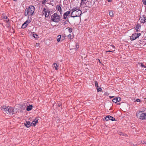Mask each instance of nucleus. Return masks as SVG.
Masks as SVG:
<instances>
[{
  "label": "nucleus",
  "mask_w": 146,
  "mask_h": 146,
  "mask_svg": "<svg viewBox=\"0 0 146 146\" xmlns=\"http://www.w3.org/2000/svg\"><path fill=\"white\" fill-rule=\"evenodd\" d=\"M57 41L59 42L61 40V36L60 35H58L57 37Z\"/></svg>",
  "instance_id": "aec40b11"
},
{
  "label": "nucleus",
  "mask_w": 146,
  "mask_h": 146,
  "mask_svg": "<svg viewBox=\"0 0 146 146\" xmlns=\"http://www.w3.org/2000/svg\"><path fill=\"white\" fill-rule=\"evenodd\" d=\"M108 2H111L112 1V0H108Z\"/></svg>",
  "instance_id": "ea45409f"
},
{
  "label": "nucleus",
  "mask_w": 146,
  "mask_h": 146,
  "mask_svg": "<svg viewBox=\"0 0 146 146\" xmlns=\"http://www.w3.org/2000/svg\"><path fill=\"white\" fill-rule=\"evenodd\" d=\"M76 50L77 49H78L79 48V46L78 45V43H76Z\"/></svg>",
  "instance_id": "c756f323"
},
{
  "label": "nucleus",
  "mask_w": 146,
  "mask_h": 146,
  "mask_svg": "<svg viewBox=\"0 0 146 146\" xmlns=\"http://www.w3.org/2000/svg\"><path fill=\"white\" fill-rule=\"evenodd\" d=\"M105 119L107 121L110 120H111L112 121H115V119L113 117L109 115L106 116L105 118Z\"/></svg>",
  "instance_id": "0eeeda50"
},
{
  "label": "nucleus",
  "mask_w": 146,
  "mask_h": 146,
  "mask_svg": "<svg viewBox=\"0 0 146 146\" xmlns=\"http://www.w3.org/2000/svg\"><path fill=\"white\" fill-rule=\"evenodd\" d=\"M142 1L143 3V4L144 5H146V1L145 0H142Z\"/></svg>",
  "instance_id": "7c9ffc66"
},
{
  "label": "nucleus",
  "mask_w": 146,
  "mask_h": 146,
  "mask_svg": "<svg viewBox=\"0 0 146 146\" xmlns=\"http://www.w3.org/2000/svg\"><path fill=\"white\" fill-rule=\"evenodd\" d=\"M121 100V99L120 98L118 97H117L114 98L112 100V101L113 102L116 103L117 102L120 101Z\"/></svg>",
  "instance_id": "f8f14e48"
},
{
  "label": "nucleus",
  "mask_w": 146,
  "mask_h": 146,
  "mask_svg": "<svg viewBox=\"0 0 146 146\" xmlns=\"http://www.w3.org/2000/svg\"><path fill=\"white\" fill-rule=\"evenodd\" d=\"M35 11V7L33 5H31L25 9V10L24 15L25 16L28 17L32 16L33 15Z\"/></svg>",
  "instance_id": "f257e3e1"
},
{
  "label": "nucleus",
  "mask_w": 146,
  "mask_h": 146,
  "mask_svg": "<svg viewBox=\"0 0 146 146\" xmlns=\"http://www.w3.org/2000/svg\"><path fill=\"white\" fill-rule=\"evenodd\" d=\"M39 45V43H36V46H38Z\"/></svg>",
  "instance_id": "4c0bfd02"
},
{
  "label": "nucleus",
  "mask_w": 146,
  "mask_h": 146,
  "mask_svg": "<svg viewBox=\"0 0 146 146\" xmlns=\"http://www.w3.org/2000/svg\"><path fill=\"white\" fill-rule=\"evenodd\" d=\"M145 143L146 144V142Z\"/></svg>",
  "instance_id": "c03bdc74"
},
{
  "label": "nucleus",
  "mask_w": 146,
  "mask_h": 146,
  "mask_svg": "<svg viewBox=\"0 0 146 146\" xmlns=\"http://www.w3.org/2000/svg\"><path fill=\"white\" fill-rule=\"evenodd\" d=\"M110 52H113V51H111L110 50Z\"/></svg>",
  "instance_id": "79ce46f5"
},
{
  "label": "nucleus",
  "mask_w": 146,
  "mask_h": 146,
  "mask_svg": "<svg viewBox=\"0 0 146 146\" xmlns=\"http://www.w3.org/2000/svg\"><path fill=\"white\" fill-rule=\"evenodd\" d=\"M68 28H69V29H68V31L69 33H71L72 32V28H69V27H68V28H67L66 29H68Z\"/></svg>",
  "instance_id": "bb28decb"
},
{
  "label": "nucleus",
  "mask_w": 146,
  "mask_h": 146,
  "mask_svg": "<svg viewBox=\"0 0 146 146\" xmlns=\"http://www.w3.org/2000/svg\"><path fill=\"white\" fill-rule=\"evenodd\" d=\"M25 125L27 127H29L31 125V122L29 121H26V123H24Z\"/></svg>",
  "instance_id": "dca6fc26"
},
{
  "label": "nucleus",
  "mask_w": 146,
  "mask_h": 146,
  "mask_svg": "<svg viewBox=\"0 0 146 146\" xmlns=\"http://www.w3.org/2000/svg\"><path fill=\"white\" fill-rule=\"evenodd\" d=\"M139 65L141 64V66L142 67H144V68H146V66H144V65L142 63H139Z\"/></svg>",
  "instance_id": "cd10ccee"
},
{
  "label": "nucleus",
  "mask_w": 146,
  "mask_h": 146,
  "mask_svg": "<svg viewBox=\"0 0 146 146\" xmlns=\"http://www.w3.org/2000/svg\"><path fill=\"white\" fill-rule=\"evenodd\" d=\"M72 36L70 34H69L68 36V38H70V40H71L73 38H72Z\"/></svg>",
  "instance_id": "c85d7f7f"
},
{
  "label": "nucleus",
  "mask_w": 146,
  "mask_h": 146,
  "mask_svg": "<svg viewBox=\"0 0 146 146\" xmlns=\"http://www.w3.org/2000/svg\"><path fill=\"white\" fill-rule=\"evenodd\" d=\"M33 108V106L32 105H30L27 106V110L28 111H30Z\"/></svg>",
  "instance_id": "412c9836"
},
{
  "label": "nucleus",
  "mask_w": 146,
  "mask_h": 146,
  "mask_svg": "<svg viewBox=\"0 0 146 146\" xmlns=\"http://www.w3.org/2000/svg\"><path fill=\"white\" fill-rule=\"evenodd\" d=\"M58 106L59 107H61L62 106V104L61 103H59L58 104Z\"/></svg>",
  "instance_id": "f704fd0d"
},
{
  "label": "nucleus",
  "mask_w": 146,
  "mask_h": 146,
  "mask_svg": "<svg viewBox=\"0 0 146 146\" xmlns=\"http://www.w3.org/2000/svg\"><path fill=\"white\" fill-rule=\"evenodd\" d=\"M137 117L141 119H146V113H143L142 111H139L136 113Z\"/></svg>",
  "instance_id": "20e7f679"
},
{
  "label": "nucleus",
  "mask_w": 146,
  "mask_h": 146,
  "mask_svg": "<svg viewBox=\"0 0 146 146\" xmlns=\"http://www.w3.org/2000/svg\"><path fill=\"white\" fill-rule=\"evenodd\" d=\"M110 46H111L113 48H115V47L112 44Z\"/></svg>",
  "instance_id": "e433bc0d"
},
{
  "label": "nucleus",
  "mask_w": 146,
  "mask_h": 146,
  "mask_svg": "<svg viewBox=\"0 0 146 146\" xmlns=\"http://www.w3.org/2000/svg\"><path fill=\"white\" fill-rule=\"evenodd\" d=\"M38 119L37 118H35L34 121L31 123V124L32 125L34 126H35L36 125V124L38 122Z\"/></svg>",
  "instance_id": "4468645a"
},
{
  "label": "nucleus",
  "mask_w": 146,
  "mask_h": 146,
  "mask_svg": "<svg viewBox=\"0 0 146 146\" xmlns=\"http://www.w3.org/2000/svg\"><path fill=\"white\" fill-rule=\"evenodd\" d=\"M43 14L45 15L46 17H48L49 15L50 11L45 8H44L42 11Z\"/></svg>",
  "instance_id": "423d86ee"
},
{
  "label": "nucleus",
  "mask_w": 146,
  "mask_h": 146,
  "mask_svg": "<svg viewBox=\"0 0 146 146\" xmlns=\"http://www.w3.org/2000/svg\"><path fill=\"white\" fill-rule=\"evenodd\" d=\"M133 145L135 146V144H133Z\"/></svg>",
  "instance_id": "37998d69"
},
{
  "label": "nucleus",
  "mask_w": 146,
  "mask_h": 146,
  "mask_svg": "<svg viewBox=\"0 0 146 146\" xmlns=\"http://www.w3.org/2000/svg\"><path fill=\"white\" fill-rule=\"evenodd\" d=\"M65 38V36L63 35L62 36H61V40H62L64 39Z\"/></svg>",
  "instance_id": "473e14b6"
},
{
  "label": "nucleus",
  "mask_w": 146,
  "mask_h": 146,
  "mask_svg": "<svg viewBox=\"0 0 146 146\" xmlns=\"http://www.w3.org/2000/svg\"><path fill=\"white\" fill-rule=\"evenodd\" d=\"M114 97V96H109V97L110 98H113Z\"/></svg>",
  "instance_id": "58836bf2"
},
{
  "label": "nucleus",
  "mask_w": 146,
  "mask_h": 146,
  "mask_svg": "<svg viewBox=\"0 0 146 146\" xmlns=\"http://www.w3.org/2000/svg\"><path fill=\"white\" fill-rule=\"evenodd\" d=\"M52 66L53 68H54L56 70H58V66L57 64L56 63H54L52 64Z\"/></svg>",
  "instance_id": "f3484780"
},
{
  "label": "nucleus",
  "mask_w": 146,
  "mask_h": 146,
  "mask_svg": "<svg viewBox=\"0 0 146 146\" xmlns=\"http://www.w3.org/2000/svg\"><path fill=\"white\" fill-rule=\"evenodd\" d=\"M28 25L25 22L22 25L21 28L22 29H25L26 28Z\"/></svg>",
  "instance_id": "5701e85b"
},
{
  "label": "nucleus",
  "mask_w": 146,
  "mask_h": 146,
  "mask_svg": "<svg viewBox=\"0 0 146 146\" xmlns=\"http://www.w3.org/2000/svg\"><path fill=\"white\" fill-rule=\"evenodd\" d=\"M140 35L141 34L140 33H137L136 36L137 37V38L139 37L140 36Z\"/></svg>",
  "instance_id": "2f4dec72"
},
{
  "label": "nucleus",
  "mask_w": 146,
  "mask_h": 146,
  "mask_svg": "<svg viewBox=\"0 0 146 146\" xmlns=\"http://www.w3.org/2000/svg\"><path fill=\"white\" fill-rule=\"evenodd\" d=\"M69 10L71 12H74V11H78V10H80V9H78V8L76 7H73L72 9H69Z\"/></svg>",
  "instance_id": "a211bd4d"
},
{
  "label": "nucleus",
  "mask_w": 146,
  "mask_h": 146,
  "mask_svg": "<svg viewBox=\"0 0 146 146\" xmlns=\"http://www.w3.org/2000/svg\"><path fill=\"white\" fill-rule=\"evenodd\" d=\"M81 10H78L77 11H75L74 12H72L71 13V15L70 16V17L73 18L78 17L81 15Z\"/></svg>",
  "instance_id": "39448f33"
},
{
  "label": "nucleus",
  "mask_w": 146,
  "mask_h": 146,
  "mask_svg": "<svg viewBox=\"0 0 146 146\" xmlns=\"http://www.w3.org/2000/svg\"><path fill=\"white\" fill-rule=\"evenodd\" d=\"M87 1V0H81V4H84L86 3L85 2Z\"/></svg>",
  "instance_id": "a878e982"
},
{
  "label": "nucleus",
  "mask_w": 146,
  "mask_h": 146,
  "mask_svg": "<svg viewBox=\"0 0 146 146\" xmlns=\"http://www.w3.org/2000/svg\"><path fill=\"white\" fill-rule=\"evenodd\" d=\"M140 100L139 99H137L136 100V101L137 102H140Z\"/></svg>",
  "instance_id": "c9c22d12"
},
{
  "label": "nucleus",
  "mask_w": 146,
  "mask_h": 146,
  "mask_svg": "<svg viewBox=\"0 0 146 146\" xmlns=\"http://www.w3.org/2000/svg\"><path fill=\"white\" fill-rule=\"evenodd\" d=\"M118 134L120 135H123L125 136L126 135L127 136V135L125 134H124L123 133L121 132H118Z\"/></svg>",
  "instance_id": "b1692460"
},
{
  "label": "nucleus",
  "mask_w": 146,
  "mask_h": 146,
  "mask_svg": "<svg viewBox=\"0 0 146 146\" xmlns=\"http://www.w3.org/2000/svg\"><path fill=\"white\" fill-rule=\"evenodd\" d=\"M110 16L111 17H112L114 16L113 13V11H110L109 13Z\"/></svg>",
  "instance_id": "4be33fe9"
},
{
  "label": "nucleus",
  "mask_w": 146,
  "mask_h": 146,
  "mask_svg": "<svg viewBox=\"0 0 146 146\" xmlns=\"http://www.w3.org/2000/svg\"><path fill=\"white\" fill-rule=\"evenodd\" d=\"M46 2V0H43L42 1V4H44Z\"/></svg>",
  "instance_id": "72a5a7b5"
},
{
  "label": "nucleus",
  "mask_w": 146,
  "mask_h": 146,
  "mask_svg": "<svg viewBox=\"0 0 146 146\" xmlns=\"http://www.w3.org/2000/svg\"><path fill=\"white\" fill-rule=\"evenodd\" d=\"M33 36L34 38H38V35L36 34H33Z\"/></svg>",
  "instance_id": "393cba45"
},
{
  "label": "nucleus",
  "mask_w": 146,
  "mask_h": 146,
  "mask_svg": "<svg viewBox=\"0 0 146 146\" xmlns=\"http://www.w3.org/2000/svg\"><path fill=\"white\" fill-rule=\"evenodd\" d=\"M31 22V18H29V17H28L27 19L25 22V23L28 25L29 23Z\"/></svg>",
  "instance_id": "6ab92c4d"
},
{
  "label": "nucleus",
  "mask_w": 146,
  "mask_h": 146,
  "mask_svg": "<svg viewBox=\"0 0 146 146\" xmlns=\"http://www.w3.org/2000/svg\"><path fill=\"white\" fill-rule=\"evenodd\" d=\"M8 108V106L7 108H6V106H3L2 108V110L3 111L7 113H13V112H14L13 109L12 107H9V108Z\"/></svg>",
  "instance_id": "f03ea898"
},
{
  "label": "nucleus",
  "mask_w": 146,
  "mask_h": 146,
  "mask_svg": "<svg viewBox=\"0 0 146 146\" xmlns=\"http://www.w3.org/2000/svg\"><path fill=\"white\" fill-rule=\"evenodd\" d=\"M60 17L56 13H54L51 17V19L52 21L56 22H58L60 20Z\"/></svg>",
  "instance_id": "7ed1b4c3"
},
{
  "label": "nucleus",
  "mask_w": 146,
  "mask_h": 146,
  "mask_svg": "<svg viewBox=\"0 0 146 146\" xmlns=\"http://www.w3.org/2000/svg\"><path fill=\"white\" fill-rule=\"evenodd\" d=\"M56 10L60 12V14L61 13L62 9L60 6L59 5H58L56 6Z\"/></svg>",
  "instance_id": "2eb2a0df"
},
{
  "label": "nucleus",
  "mask_w": 146,
  "mask_h": 146,
  "mask_svg": "<svg viewBox=\"0 0 146 146\" xmlns=\"http://www.w3.org/2000/svg\"><path fill=\"white\" fill-rule=\"evenodd\" d=\"M1 19L2 20L4 19V21H5L6 23H8L9 21V19L7 16H1Z\"/></svg>",
  "instance_id": "9b49d317"
},
{
  "label": "nucleus",
  "mask_w": 146,
  "mask_h": 146,
  "mask_svg": "<svg viewBox=\"0 0 146 146\" xmlns=\"http://www.w3.org/2000/svg\"><path fill=\"white\" fill-rule=\"evenodd\" d=\"M106 52H110V50H108V51H106Z\"/></svg>",
  "instance_id": "a19ab883"
},
{
  "label": "nucleus",
  "mask_w": 146,
  "mask_h": 146,
  "mask_svg": "<svg viewBox=\"0 0 146 146\" xmlns=\"http://www.w3.org/2000/svg\"><path fill=\"white\" fill-rule=\"evenodd\" d=\"M70 12V11H67L63 15V19H66L67 16H70V15H69L70 13H71Z\"/></svg>",
  "instance_id": "6e6552de"
},
{
  "label": "nucleus",
  "mask_w": 146,
  "mask_h": 146,
  "mask_svg": "<svg viewBox=\"0 0 146 146\" xmlns=\"http://www.w3.org/2000/svg\"><path fill=\"white\" fill-rule=\"evenodd\" d=\"M136 35V33H135L134 34H133L132 35V36H131L130 40H131L132 41L136 39L137 38Z\"/></svg>",
  "instance_id": "ddd939ff"
},
{
  "label": "nucleus",
  "mask_w": 146,
  "mask_h": 146,
  "mask_svg": "<svg viewBox=\"0 0 146 146\" xmlns=\"http://www.w3.org/2000/svg\"><path fill=\"white\" fill-rule=\"evenodd\" d=\"M139 20H141L140 22L141 23H143L146 22V17L143 16L142 17H141Z\"/></svg>",
  "instance_id": "9d476101"
},
{
  "label": "nucleus",
  "mask_w": 146,
  "mask_h": 146,
  "mask_svg": "<svg viewBox=\"0 0 146 146\" xmlns=\"http://www.w3.org/2000/svg\"><path fill=\"white\" fill-rule=\"evenodd\" d=\"M95 87H96L97 91H101L102 89L98 86V83L97 81H95Z\"/></svg>",
  "instance_id": "1a4fd4ad"
}]
</instances>
